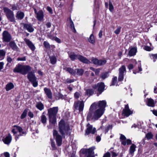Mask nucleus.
Wrapping results in <instances>:
<instances>
[{
    "label": "nucleus",
    "instance_id": "obj_22",
    "mask_svg": "<svg viewBox=\"0 0 157 157\" xmlns=\"http://www.w3.org/2000/svg\"><path fill=\"white\" fill-rule=\"evenodd\" d=\"M136 146L135 144H133L130 147L129 149V154L132 155V156L133 155L134 153L136 151Z\"/></svg>",
    "mask_w": 157,
    "mask_h": 157
},
{
    "label": "nucleus",
    "instance_id": "obj_58",
    "mask_svg": "<svg viewBox=\"0 0 157 157\" xmlns=\"http://www.w3.org/2000/svg\"><path fill=\"white\" fill-rule=\"evenodd\" d=\"M47 10L49 13H52V8L50 7L49 6H48L47 7Z\"/></svg>",
    "mask_w": 157,
    "mask_h": 157
},
{
    "label": "nucleus",
    "instance_id": "obj_55",
    "mask_svg": "<svg viewBox=\"0 0 157 157\" xmlns=\"http://www.w3.org/2000/svg\"><path fill=\"white\" fill-rule=\"evenodd\" d=\"M17 60L18 61H24L26 60V58L25 57H18L17 58Z\"/></svg>",
    "mask_w": 157,
    "mask_h": 157
},
{
    "label": "nucleus",
    "instance_id": "obj_5",
    "mask_svg": "<svg viewBox=\"0 0 157 157\" xmlns=\"http://www.w3.org/2000/svg\"><path fill=\"white\" fill-rule=\"evenodd\" d=\"M58 111V107H54L48 110L49 121L53 124L56 121V116Z\"/></svg>",
    "mask_w": 157,
    "mask_h": 157
},
{
    "label": "nucleus",
    "instance_id": "obj_36",
    "mask_svg": "<svg viewBox=\"0 0 157 157\" xmlns=\"http://www.w3.org/2000/svg\"><path fill=\"white\" fill-rule=\"evenodd\" d=\"M70 23L71 29H72L73 32L75 33L76 30L75 28L74 23L71 20H70Z\"/></svg>",
    "mask_w": 157,
    "mask_h": 157
},
{
    "label": "nucleus",
    "instance_id": "obj_60",
    "mask_svg": "<svg viewBox=\"0 0 157 157\" xmlns=\"http://www.w3.org/2000/svg\"><path fill=\"white\" fill-rule=\"evenodd\" d=\"M4 65V63L3 62H0V71L3 69Z\"/></svg>",
    "mask_w": 157,
    "mask_h": 157
},
{
    "label": "nucleus",
    "instance_id": "obj_42",
    "mask_svg": "<svg viewBox=\"0 0 157 157\" xmlns=\"http://www.w3.org/2000/svg\"><path fill=\"white\" fill-rule=\"evenodd\" d=\"M113 149V148H111L110 149V151L112 153V156L113 157H116L118 155V154L116 153V151L113 150V151H112V150Z\"/></svg>",
    "mask_w": 157,
    "mask_h": 157
},
{
    "label": "nucleus",
    "instance_id": "obj_9",
    "mask_svg": "<svg viewBox=\"0 0 157 157\" xmlns=\"http://www.w3.org/2000/svg\"><path fill=\"white\" fill-rule=\"evenodd\" d=\"M95 149V147H93L89 149H82L80 151V153L86 154L87 155V157H94V150Z\"/></svg>",
    "mask_w": 157,
    "mask_h": 157
},
{
    "label": "nucleus",
    "instance_id": "obj_64",
    "mask_svg": "<svg viewBox=\"0 0 157 157\" xmlns=\"http://www.w3.org/2000/svg\"><path fill=\"white\" fill-rule=\"evenodd\" d=\"M153 113L155 116L157 117V110H154L152 111Z\"/></svg>",
    "mask_w": 157,
    "mask_h": 157
},
{
    "label": "nucleus",
    "instance_id": "obj_52",
    "mask_svg": "<svg viewBox=\"0 0 157 157\" xmlns=\"http://www.w3.org/2000/svg\"><path fill=\"white\" fill-rule=\"evenodd\" d=\"M51 145L52 147L53 148V149H55L56 148V147L54 142L53 141V140L52 139H51Z\"/></svg>",
    "mask_w": 157,
    "mask_h": 157
},
{
    "label": "nucleus",
    "instance_id": "obj_20",
    "mask_svg": "<svg viewBox=\"0 0 157 157\" xmlns=\"http://www.w3.org/2000/svg\"><path fill=\"white\" fill-rule=\"evenodd\" d=\"M24 28L26 29L28 32L31 33L34 31V29L30 24H25L24 25Z\"/></svg>",
    "mask_w": 157,
    "mask_h": 157
},
{
    "label": "nucleus",
    "instance_id": "obj_10",
    "mask_svg": "<svg viewBox=\"0 0 157 157\" xmlns=\"http://www.w3.org/2000/svg\"><path fill=\"white\" fill-rule=\"evenodd\" d=\"M27 77L29 80L33 83V86L36 87L37 86V78L33 73L32 72L29 73L28 74Z\"/></svg>",
    "mask_w": 157,
    "mask_h": 157
},
{
    "label": "nucleus",
    "instance_id": "obj_47",
    "mask_svg": "<svg viewBox=\"0 0 157 157\" xmlns=\"http://www.w3.org/2000/svg\"><path fill=\"white\" fill-rule=\"evenodd\" d=\"M121 29V27H118L114 31V33L116 34H118L120 33Z\"/></svg>",
    "mask_w": 157,
    "mask_h": 157
},
{
    "label": "nucleus",
    "instance_id": "obj_25",
    "mask_svg": "<svg viewBox=\"0 0 157 157\" xmlns=\"http://www.w3.org/2000/svg\"><path fill=\"white\" fill-rule=\"evenodd\" d=\"M44 90L48 97L49 98H51L52 97V94L51 90L47 88H45L44 89Z\"/></svg>",
    "mask_w": 157,
    "mask_h": 157
},
{
    "label": "nucleus",
    "instance_id": "obj_16",
    "mask_svg": "<svg viewBox=\"0 0 157 157\" xmlns=\"http://www.w3.org/2000/svg\"><path fill=\"white\" fill-rule=\"evenodd\" d=\"M132 113L133 111L129 109L128 106V105H126L123 111V115L126 117H128Z\"/></svg>",
    "mask_w": 157,
    "mask_h": 157
},
{
    "label": "nucleus",
    "instance_id": "obj_43",
    "mask_svg": "<svg viewBox=\"0 0 157 157\" xmlns=\"http://www.w3.org/2000/svg\"><path fill=\"white\" fill-rule=\"evenodd\" d=\"M86 92L87 95H90L94 93V91L92 89H88L86 90Z\"/></svg>",
    "mask_w": 157,
    "mask_h": 157
},
{
    "label": "nucleus",
    "instance_id": "obj_27",
    "mask_svg": "<svg viewBox=\"0 0 157 157\" xmlns=\"http://www.w3.org/2000/svg\"><path fill=\"white\" fill-rule=\"evenodd\" d=\"M10 46L14 50L18 51V48L16 44L13 41H11L9 43Z\"/></svg>",
    "mask_w": 157,
    "mask_h": 157
},
{
    "label": "nucleus",
    "instance_id": "obj_59",
    "mask_svg": "<svg viewBox=\"0 0 157 157\" xmlns=\"http://www.w3.org/2000/svg\"><path fill=\"white\" fill-rule=\"evenodd\" d=\"M28 116L32 118L33 117V113L31 112L30 111L28 113Z\"/></svg>",
    "mask_w": 157,
    "mask_h": 157
},
{
    "label": "nucleus",
    "instance_id": "obj_32",
    "mask_svg": "<svg viewBox=\"0 0 157 157\" xmlns=\"http://www.w3.org/2000/svg\"><path fill=\"white\" fill-rule=\"evenodd\" d=\"M6 52L3 50H0V60H2L4 58Z\"/></svg>",
    "mask_w": 157,
    "mask_h": 157
},
{
    "label": "nucleus",
    "instance_id": "obj_3",
    "mask_svg": "<svg viewBox=\"0 0 157 157\" xmlns=\"http://www.w3.org/2000/svg\"><path fill=\"white\" fill-rule=\"evenodd\" d=\"M31 69V67L29 65H22L19 64L14 69L13 71L14 72L19 73L25 75L30 71Z\"/></svg>",
    "mask_w": 157,
    "mask_h": 157
},
{
    "label": "nucleus",
    "instance_id": "obj_34",
    "mask_svg": "<svg viewBox=\"0 0 157 157\" xmlns=\"http://www.w3.org/2000/svg\"><path fill=\"white\" fill-rule=\"evenodd\" d=\"M41 121L42 123L44 124L46 123L47 121V118L46 116L43 113L41 117Z\"/></svg>",
    "mask_w": 157,
    "mask_h": 157
},
{
    "label": "nucleus",
    "instance_id": "obj_35",
    "mask_svg": "<svg viewBox=\"0 0 157 157\" xmlns=\"http://www.w3.org/2000/svg\"><path fill=\"white\" fill-rule=\"evenodd\" d=\"M90 60L93 62L94 64L98 65L99 60H98L97 59L92 57L90 59Z\"/></svg>",
    "mask_w": 157,
    "mask_h": 157
},
{
    "label": "nucleus",
    "instance_id": "obj_24",
    "mask_svg": "<svg viewBox=\"0 0 157 157\" xmlns=\"http://www.w3.org/2000/svg\"><path fill=\"white\" fill-rule=\"evenodd\" d=\"M64 70L67 71L68 72L71 74L75 75L76 74V70H74L72 68L70 67H65L63 68Z\"/></svg>",
    "mask_w": 157,
    "mask_h": 157
},
{
    "label": "nucleus",
    "instance_id": "obj_51",
    "mask_svg": "<svg viewBox=\"0 0 157 157\" xmlns=\"http://www.w3.org/2000/svg\"><path fill=\"white\" fill-rule=\"evenodd\" d=\"M124 75L121 74H119V75L118 76V81H121L123 80L124 79Z\"/></svg>",
    "mask_w": 157,
    "mask_h": 157
},
{
    "label": "nucleus",
    "instance_id": "obj_15",
    "mask_svg": "<svg viewBox=\"0 0 157 157\" xmlns=\"http://www.w3.org/2000/svg\"><path fill=\"white\" fill-rule=\"evenodd\" d=\"M12 140V136L10 133L2 139V141L6 144L9 145L11 143Z\"/></svg>",
    "mask_w": 157,
    "mask_h": 157
},
{
    "label": "nucleus",
    "instance_id": "obj_4",
    "mask_svg": "<svg viewBox=\"0 0 157 157\" xmlns=\"http://www.w3.org/2000/svg\"><path fill=\"white\" fill-rule=\"evenodd\" d=\"M12 132L15 136L16 140H17L19 139L20 136H23L25 134V132L23 131L21 127L16 125H14L13 127Z\"/></svg>",
    "mask_w": 157,
    "mask_h": 157
},
{
    "label": "nucleus",
    "instance_id": "obj_26",
    "mask_svg": "<svg viewBox=\"0 0 157 157\" xmlns=\"http://www.w3.org/2000/svg\"><path fill=\"white\" fill-rule=\"evenodd\" d=\"M137 51V48L135 47L132 48L129 52V55L132 56L136 55Z\"/></svg>",
    "mask_w": 157,
    "mask_h": 157
},
{
    "label": "nucleus",
    "instance_id": "obj_63",
    "mask_svg": "<svg viewBox=\"0 0 157 157\" xmlns=\"http://www.w3.org/2000/svg\"><path fill=\"white\" fill-rule=\"evenodd\" d=\"M100 69H97L96 70H95L94 71L95 72V74L96 75H98L100 72Z\"/></svg>",
    "mask_w": 157,
    "mask_h": 157
},
{
    "label": "nucleus",
    "instance_id": "obj_45",
    "mask_svg": "<svg viewBox=\"0 0 157 157\" xmlns=\"http://www.w3.org/2000/svg\"><path fill=\"white\" fill-rule=\"evenodd\" d=\"M83 73V71L82 69H78L76 74L79 75H82Z\"/></svg>",
    "mask_w": 157,
    "mask_h": 157
},
{
    "label": "nucleus",
    "instance_id": "obj_11",
    "mask_svg": "<svg viewBox=\"0 0 157 157\" xmlns=\"http://www.w3.org/2000/svg\"><path fill=\"white\" fill-rule=\"evenodd\" d=\"M84 106V102L82 101H75L73 106L75 109H78L79 112L82 111L83 110Z\"/></svg>",
    "mask_w": 157,
    "mask_h": 157
},
{
    "label": "nucleus",
    "instance_id": "obj_48",
    "mask_svg": "<svg viewBox=\"0 0 157 157\" xmlns=\"http://www.w3.org/2000/svg\"><path fill=\"white\" fill-rule=\"evenodd\" d=\"M117 81V77H114L112 80V85H114L116 84V83Z\"/></svg>",
    "mask_w": 157,
    "mask_h": 157
},
{
    "label": "nucleus",
    "instance_id": "obj_57",
    "mask_svg": "<svg viewBox=\"0 0 157 157\" xmlns=\"http://www.w3.org/2000/svg\"><path fill=\"white\" fill-rule=\"evenodd\" d=\"M103 157H110V154L109 152H107L104 155Z\"/></svg>",
    "mask_w": 157,
    "mask_h": 157
},
{
    "label": "nucleus",
    "instance_id": "obj_29",
    "mask_svg": "<svg viewBox=\"0 0 157 157\" xmlns=\"http://www.w3.org/2000/svg\"><path fill=\"white\" fill-rule=\"evenodd\" d=\"M14 86L12 83L10 82L7 84L6 87V89L7 91H8L13 88Z\"/></svg>",
    "mask_w": 157,
    "mask_h": 157
},
{
    "label": "nucleus",
    "instance_id": "obj_6",
    "mask_svg": "<svg viewBox=\"0 0 157 157\" xmlns=\"http://www.w3.org/2000/svg\"><path fill=\"white\" fill-rule=\"evenodd\" d=\"M69 57L72 60H74L78 59L80 61L86 63H90V62L86 57L80 55H76L74 53L71 54L69 55Z\"/></svg>",
    "mask_w": 157,
    "mask_h": 157
},
{
    "label": "nucleus",
    "instance_id": "obj_13",
    "mask_svg": "<svg viewBox=\"0 0 157 157\" xmlns=\"http://www.w3.org/2000/svg\"><path fill=\"white\" fill-rule=\"evenodd\" d=\"M87 128L86 130L85 135H88L90 134H94L96 131V129L95 128H93V126L88 124L87 125Z\"/></svg>",
    "mask_w": 157,
    "mask_h": 157
},
{
    "label": "nucleus",
    "instance_id": "obj_8",
    "mask_svg": "<svg viewBox=\"0 0 157 157\" xmlns=\"http://www.w3.org/2000/svg\"><path fill=\"white\" fill-rule=\"evenodd\" d=\"M106 104V102L105 100L99 101L98 103H94L92 104L90 107V110L92 109L100 108L103 110L105 109Z\"/></svg>",
    "mask_w": 157,
    "mask_h": 157
},
{
    "label": "nucleus",
    "instance_id": "obj_54",
    "mask_svg": "<svg viewBox=\"0 0 157 157\" xmlns=\"http://www.w3.org/2000/svg\"><path fill=\"white\" fill-rule=\"evenodd\" d=\"M11 9L13 10H17V6L15 4L12 5L11 6Z\"/></svg>",
    "mask_w": 157,
    "mask_h": 157
},
{
    "label": "nucleus",
    "instance_id": "obj_14",
    "mask_svg": "<svg viewBox=\"0 0 157 157\" xmlns=\"http://www.w3.org/2000/svg\"><path fill=\"white\" fill-rule=\"evenodd\" d=\"M2 39L6 42H9L11 39V35L7 31H4L2 33Z\"/></svg>",
    "mask_w": 157,
    "mask_h": 157
},
{
    "label": "nucleus",
    "instance_id": "obj_30",
    "mask_svg": "<svg viewBox=\"0 0 157 157\" xmlns=\"http://www.w3.org/2000/svg\"><path fill=\"white\" fill-rule=\"evenodd\" d=\"M147 105L149 106L154 107L155 105V103L153 100L151 98L147 99Z\"/></svg>",
    "mask_w": 157,
    "mask_h": 157
},
{
    "label": "nucleus",
    "instance_id": "obj_21",
    "mask_svg": "<svg viewBox=\"0 0 157 157\" xmlns=\"http://www.w3.org/2000/svg\"><path fill=\"white\" fill-rule=\"evenodd\" d=\"M36 18L39 21H42L44 17V13L42 10L39 11L37 13Z\"/></svg>",
    "mask_w": 157,
    "mask_h": 157
},
{
    "label": "nucleus",
    "instance_id": "obj_31",
    "mask_svg": "<svg viewBox=\"0 0 157 157\" xmlns=\"http://www.w3.org/2000/svg\"><path fill=\"white\" fill-rule=\"evenodd\" d=\"M88 41L92 44H94L95 42V39L94 35L93 34L90 35L89 38L88 39Z\"/></svg>",
    "mask_w": 157,
    "mask_h": 157
},
{
    "label": "nucleus",
    "instance_id": "obj_7",
    "mask_svg": "<svg viewBox=\"0 0 157 157\" xmlns=\"http://www.w3.org/2000/svg\"><path fill=\"white\" fill-rule=\"evenodd\" d=\"M3 10L7 19L9 21L13 23L16 22L14 14L13 11L6 7L3 8Z\"/></svg>",
    "mask_w": 157,
    "mask_h": 157
},
{
    "label": "nucleus",
    "instance_id": "obj_39",
    "mask_svg": "<svg viewBox=\"0 0 157 157\" xmlns=\"http://www.w3.org/2000/svg\"><path fill=\"white\" fill-rule=\"evenodd\" d=\"M27 112L28 111L27 109H25L24 110L21 116V119H23L26 117Z\"/></svg>",
    "mask_w": 157,
    "mask_h": 157
},
{
    "label": "nucleus",
    "instance_id": "obj_46",
    "mask_svg": "<svg viewBox=\"0 0 157 157\" xmlns=\"http://www.w3.org/2000/svg\"><path fill=\"white\" fill-rule=\"evenodd\" d=\"M138 70L136 72L135 71H133V73L135 74H136L137 72H138L139 71H142V68H141V63L140 62L139 63V64L138 66Z\"/></svg>",
    "mask_w": 157,
    "mask_h": 157
},
{
    "label": "nucleus",
    "instance_id": "obj_19",
    "mask_svg": "<svg viewBox=\"0 0 157 157\" xmlns=\"http://www.w3.org/2000/svg\"><path fill=\"white\" fill-rule=\"evenodd\" d=\"M120 140L122 142V144L124 145L126 144L129 145L131 143V141L129 139L126 140V138L123 135L121 134L120 137Z\"/></svg>",
    "mask_w": 157,
    "mask_h": 157
},
{
    "label": "nucleus",
    "instance_id": "obj_17",
    "mask_svg": "<svg viewBox=\"0 0 157 157\" xmlns=\"http://www.w3.org/2000/svg\"><path fill=\"white\" fill-rule=\"evenodd\" d=\"M98 87V91L99 94H101L104 91L105 88V85L103 83L101 82L98 84L97 86L95 85L93 86L94 88L96 89Z\"/></svg>",
    "mask_w": 157,
    "mask_h": 157
},
{
    "label": "nucleus",
    "instance_id": "obj_37",
    "mask_svg": "<svg viewBox=\"0 0 157 157\" xmlns=\"http://www.w3.org/2000/svg\"><path fill=\"white\" fill-rule=\"evenodd\" d=\"M50 59L51 62L52 64H54L56 63V59L55 56H53L51 57L50 58Z\"/></svg>",
    "mask_w": 157,
    "mask_h": 157
},
{
    "label": "nucleus",
    "instance_id": "obj_61",
    "mask_svg": "<svg viewBox=\"0 0 157 157\" xmlns=\"http://www.w3.org/2000/svg\"><path fill=\"white\" fill-rule=\"evenodd\" d=\"M54 40L58 43H60L61 42L60 40L58 38L55 37L54 38Z\"/></svg>",
    "mask_w": 157,
    "mask_h": 157
},
{
    "label": "nucleus",
    "instance_id": "obj_28",
    "mask_svg": "<svg viewBox=\"0 0 157 157\" xmlns=\"http://www.w3.org/2000/svg\"><path fill=\"white\" fill-rule=\"evenodd\" d=\"M119 74L124 75L126 72L125 66L124 65L122 66L120 68H119Z\"/></svg>",
    "mask_w": 157,
    "mask_h": 157
},
{
    "label": "nucleus",
    "instance_id": "obj_49",
    "mask_svg": "<svg viewBox=\"0 0 157 157\" xmlns=\"http://www.w3.org/2000/svg\"><path fill=\"white\" fill-rule=\"evenodd\" d=\"M109 10L111 12L113 11V6L111 2H109Z\"/></svg>",
    "mask_w": 157,
    "mask_h": 157
},
{
    "label": "nucleus",
    "instance_id": "obj_50",
    "mask_svg": "<svg viewBox=\"0 0 157 157\" xmlns=\"http://www.w3.org/2000/svg\"><path fill=\"white\" fill-rule=\"evenodd\" d=\"M151 56L152 57L154 62L155 61L156 59H157V54H152Z\"/></svg>",
    "mask_w": 157,
    "mask_h": 157
},
{
    "label": "nucleus",
    "instance_id": "obj_33",
    "mask_svg": "<svg viewBox=\"0 0 157 157\" xmlns=\"http://www.w3.org/2000/svg\"><path fill=\"white\" fill-rule=\"evenodd\" d=\"M36 107L40 110H41L43 109L44 107L43 105L41 102L37 103L36 106Z\"/></svg>",
    "mask_w": 157,
    "mask_h": 157
},
{
    "label": "nucleus",
    "instance_id": "obj_18",
    "mask_svg": "<svg viewBox=\"0 0 157 157\" xmlns=\"http://www.w3.org/2000/svg\"><path fill=\"white\" fill-rule=\"evenodd\" d=\"M24 40L26 44L32 51H34L35 50L36 48L35 47L31 41L29 39L26 38H25Z\"/></svg>",
    "mask_w": 157,
    "mask_h": 157
},
{
    "label": "nucleus",
    "instance_id": "obj_38",
    "mask_svg": "<svg viewBox=\"0 0 157 157\" xmlns=\"http://www.w3.org/2000/svg\"><path fill=\"white\" fill-rule=\"evenodd\" d=\"M106 62L105 59H100L99 60L98 65L101 66L105 64Z\"/></svg>",
    "mask_w": 157,
    "mask_h": 157
},
{
    "label": "nucleus",
    "instance_id": "obj_44",
    "mask_svg": "<svg viewBox=\"0 0 157 157\" xmlns=\"http://www.w3.org/2000/svg\"><path fill=\"white\" fill-rule=\"evenodd\" d=\"M44 44L45 48L48 49L50 48V46L49 43L47 42L44 41Z\"/></svg>",
    "mask_w": 157,
    "mask_h": 157
},
{
    "label": "nucleus",
    "instance_id": "obj_12",
    "mask_svg": "<svg viewBox=\"0 0 157 157\" xmlns=\"http://www.w3.org/2000/svg\"><path fill=\"white\" fill-rule=\"evenodd\" d=\"M53 135L54 137H56V144L58 146L61 145L62 144V138L57 132L56 130H54L53 132Z\"/></svg>",
    "mask_w": 157,
    "mask_h": 157
},
{
    "label": "nucleus",
    "instance_id": "obj_53",
    "mask_svg": "<svg viewBox=\"0 0 157 157\" xmlns=\"http://www.w3.org/2000/svg\"><path fill=\"white\" fill-rule=\"evenodd\" d=\"M80 95V94L78 92H76L74 94V97L76 98H78Z\"/></svg>",
    "mask_w": 157,
    "mask_h": 157
},
{
    "label": "nucleus",
    "instance_id": "obj_40",
    "mask_svg": "<svg viewBox=\"0 0 157 157\" xmlns=\"http://www.w3.org/2000/svg\"><path fill=\"white\" fill-rule=\"evenodd\" d=\"M108 76V72H105L102 74L101 77L102 78L104 79L107 78Z\"/></svg>",
    "mask_w": 157,
    "mask_h": 157
},
{
    "label": "nucleus",
    "instance_id": "obj_1",
    "mask_svg": "<svg viewBox=\"0 0 157 157\" xmlns=\"http://www.w3.org/2000/svg\"><path fill=\"white\" fill-rule=\"evenodd\" d=\"M59 131L62 137L65 138L66 136L70 135L71 129L69 125L63 120H61L59 124Z\"/></svg>",
    "mask_w": 157,
    "mask_h": 157
},
{
    "label": "nucleus",
    "instance_id": "obj_2",
    "mask_svg": "<svg viewBox=\"0 0 157 157\" xmlns=\"http://www.w3.org/2000/svg\"><path fill=\"white\" fill-rule=\"evenodd\" d=\"M94 109L93 108L90 110V109L89 112L87 114V117L88 120H90L91 119L97 120L104 113V110L99 108L96 109L93 113L92 110Z\"/></svg>",
    "mask_w": 157,
    "mask_h": 157
},
{
    "label": "nucleus",
    "instance_id": "obj_23",
    "mask_svg": "<svg viewBox=\"0 0 157 157\" xmlns=\"http://www.w3.org/2000/svg\"><path fill=\"white\" fill-rule=\"evenodd\" d=\"M24 16L25 14L23 12L18 11L16 13V17L17 19L21 20L24 18Z\"/></svg>",
    "mask_w": 157,
    "mask_h": 157
},
{
    "label": "nucleus",
    "instance_id": "obj_56",
    "mask_svg": "<svg viewBox=\"0 0 157 157\" xmlns=\"http://www.w3.org/2000/svg\"><path fill=\"white\" fill-rule=\"evenodd\" d=\"M144 49L145 50L148 51H151L152 50L151 48L150 47L148 46H145L144 48Z\"/></svg>",
    "mask_w": 157,
    "mask_h": 157
},
{
    "label": "nucleus",
    "instance_id": "obj_41",
    "mask_svg": "<svg viewBox=\"0 0 157 157\" xmlns=\"http://www.w3.org/2000/svg\"><path fill=\"white\" fill-rule=\"evenodd\" d=\"M153 136L151 132H149L146 135V137L148 140L152 139Z\"/></svg>",
    "mask_w": 157,
    "mask_h": 157
},
{
    "label": "nucleus",
    "instance_id": "obj_62",
    "mask_svg": "<svg viewBox=\"0 0 157 157\" xmlns=\"http://www.w3.org/2000/svg\"><path fill=\"white\" fill-rule=\"evenodd\" d=\"M7 60L9 63H10L12 61V59L10 57H8L7 59Z\"/></svg>",
    "mask_w": 157,
    "mask_h": 157
}]
</instances>
